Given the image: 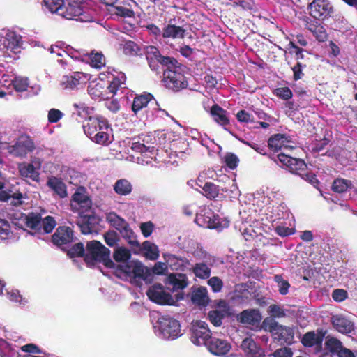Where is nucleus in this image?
Returning <instances> with one entry per match:
<instances>
[{
	"instance_id": "obj_53",
	"label": "nucleus",
	"mask_w": 357,
	"mask_h": 357,
	"mask_svg": "<svg viewBox=\"0 0 357 357\" xmlns=\"http://www.w3.org/2000/svg\"><path fill=\"white\" fill-rule=\"evenodd\" d=\"M275 281L278 283L280 294L282 295H286L289 291V288L290 287L289 282L284 280L282 275H275Z\"/></svg>"
},
{
	"instance_id": "obj_63",
	"label": "nucleus",
	"mask_w": 357,
	"mask_h": 357,
	"mask_svg": "<svg viewBox=\"0 0 357 357\" xmlns=\"http://www.w3.org/2000/svg\"><path fill=\"white\" fill-rule=\"evenodd\" d=\"M208 285L214 292H219L223 287L222 281L216 276L211 278L208 281Z\"/></svg>"
},
{
	"instance_id": "obj_44",
	"label": "nucleus",
	"mask_w": 357,
	"mask_h": 357,
	"mask_svg": "<svg viewBox=\"0 0 357 357\" xmlns=\"http://www.w3.org/2000/svg\"><path fill=\"white\" fill-rule=\"evenodd\" d=\"M196 277L201 279H207L211 275V268L204 263H197L192 268Z\"/></svg>"
},
{
	"instance_id": "obj_21",
	"label": "nucleus",
	"mask_w": 357,
	"mask_h": 357,
	"mask_svg": "<svg viewBox=\"0 0 357 357\" xmlns=\"http://www.w3.org/2000/svg\"><path fill=\"white\" fill-rule=\"evenodd\" d=\"M106 82L103 80H93L88 86V93L93 99L107 100Z\"/></svg>"
},
{
	"instance_id": "obj_14",
	"label": "nucleus",
	"mask_w": 357,
	"mask_h": 357,
	"mask_svg": "<svg viewBox=\"0 0 357 357\" xmlns=\"http://www.w3.org/2000/svg\"><path fill=\"white\" fill-rule=\"evenodd\" d=\"M241 324L258 327L262 319V315L257 309L244 310L237 316Z\"/></svg>"
},
{
	"instance_id": "obj_8",
	"label": "nucleus",
	"mask_w": 357,
	"mask_h": 357,
	"mask_svg": "<svg viewBox=\"0 0 357 357\" xmlns=\"http://www.w3.org/2000/svg\"><path fill=\"white\" fill-rule=\"evenodd\" d=\"M75 239L74 231L67 226H59L52 236L53 244L62 250H66V247L72 243Z\"/></svg>"
},
{
	"instance_id": "obj_5",
	"label": "nucleus",
	"mask_w": 357,
	"mask_h": 357,
	"mask_svg": "<svg viewBox=\"0 0 357 357\" xmlns=\"http://www.w3.org/2000/svg\"><path fill=\"white\" fill-rule=\"evenodd\" d=\"M212 337V333L205 321L200 320L192 322L190 328V340L195 345H206Z\"/></svg>"
},
{
	"instance_id": "obj_64",
	"label": "nucleus",
	"mask_w": 357,
	"mask_h": 357,
	"mask_svg": "<svg viewBox=\"0 0 357 357\" xmlns=\"http://www.w3.org/2000/svg\"><path fill=\"white\" fill-rule=\"evenodd\" d=\"M273 357H292L293 351L289 347H282L276 349L272 354Z\"/></svg>"
},
{
	"instance_id": "obj_16",
	"label": "nucleus",
	"mask_w": 357,
	"mask_h": 357,
	"mask_svg": "<svg viewBox=\"0 0 357 357\" xmlns=\"http://www.w3.org/2000/svg\"><path fill=\"white\" fill-rule=\"evenodd\" d=\"M331 8L327 0H314L310 4V13L314 18L319 19L328 15Z\"/></svg>"
},
{
	"instance_id": "obj_13",
	"label": "nucleus",
	"mask_w": 357,
	"mask_h": 357,
	"mask_svg": "<svg viewBox=\"0 0 357 357\" xmlns=\"http://www.w3.org/2000/svg\"><path fill=\"white\" fill-rule=\"evenodd\" d=\"M4 183L0 182V202H9L13 206H20L23 204V194L19 191H13L10 189L4 190Z\"/></svg>"
},
{
	"instance_id": "obj_42",
	"label": "nucleus",
	"mask_w": 357,
	"mask_h": 357,
	"mask_svg": "<svg viewBox=\"0 0 357 357\" xmlns=\"http://www.w3.org/2000/svg\"><path fill=\"white\" fill-rule=\"evenodd\" d=\"M230 314H227L225 312L214 310L208 312V319L213 326H220L222 323V319Z\"/></svg>"
},
{
	"instance_id": "obj_32",
	"label": "nucleus",
	"mask_w": 357,
	"mask_h": 357,
	"mask_svg": "<svg viewBox=\"0 0 357 357\" xmlns=\"http://www.w3.org/2000/svg\"><path fill=\"white\" fill-rule=\"evenodd\" d=\"M63 10H61L63 14H60L59 15L67 20H73L75 17H79L82 14V8L77 3H69L66 6H63Z\"/></svg>"
},
{
	"instance_id": "obj_38",
	"label": "nucleus",
	"mask_w": 357,
	"mask_h": 357,
	"mask_svg": "<svg viewBox=\"0 0 357 357\" xmlns=\"http://www.w3.org/2000/svg\"><path fill=\"white\" fill-rule=\"evenodd\" d=\"M72 201L76 202L82 208L90 209L91 208V201L89 197L80 190H77L72 196Z\"/></svg>"
},
{
	"instance_id": "obj_3",
	"label": "nucleus",
	"mask_w": 357,
	"mask_h": 357,
	"mask_svg": "<svg viewBox=\"0 0 357 357\" xmlns=\"http://www.w3.org/2000/svg\"><path fill=\"white\" fill-rule=\"evenodd\" d=\"M162 82L166 88L174 91H178L188 86L183 68L176 60L175 63H169L163 70Z\"/></svg>"
},
{
	"instance_id": "obj_31",
	"label": "nucleus",
	"mask_w": 357,
	"mask_h": 357,
	"mask_svg": "<svg viewBox=\"0 0 357 357\" xmlns=\"http://www.w3.org/2000/svg\"><path fill=\"white\" fill-rule=\"evenodd\" d=\"M306 28L313 33L319 41L324 42L326 40L328 37L325 28L317 22H307Z\"/></svg>"
},
{
	"instance_id": "obj_60",
	"label": "nucleus",
	"mask_w": 357,
	"mask_h": 357,
	"mask_svg": "<svg viewBox=\"0 0 357 357\" xmlns=\"http://www.w3.org/2000/svg\"><path fill=\"white\" fill-rule=\"evenodd\" d=\"M224 161L226 165L231 169H234L238 166L239 160L238 157L231 153H228L224 158Z\"/></svg>"
},
{
	"instance_id": "obj_26",
	"label": "nucleus",
	"mask_w": 357,
	"mask_h": 357,
	"mask_svg": "<svg viewBox=\"0 0 357 357\" xmlns=\"http://www.w3.org/2000/svg\"><path fill=\"white\" fill-rule=\"evenodd\" d=\"M19 172L22 177L29 178L33 181H40V173L32 163L21 164L19 166Z\"/></svg>"
},
{
	"instance_id": "obj_47",
	"label": "nucleus",
	"mask_w": 357,
	"mask_h": 357,
	"mask_svg": "<svg viewBox=\"0 0 357 357\" xmlns=\"http://www.w3.org/2000/svg\"><path fill=\"white\" fill-rule=\"evenodd\" d=\"M44 6L52 13L63 14V0H43Z\"/></svg>"
},
{
	"instance_id": "obj_57",
	"label": "nucleus",
	"mask_w": 357,
	"mask_h": 357,
	"mask_svg": "<svg viewBox=\"0 0 357 357\" xmlns=\"http://www.w3.org/2000/svg\"><path fill=\"white\" fill-rule=\"evenodd\" d=\"M268 313L271 317L275 318L284 317L286 313L284 310L278 305H271L268 308Z\"/></svg>"
},
{
	"instance_id": "obj_12",
	"label": "nucleus",
	"mask_w": 357,
	"mask_h": 357,
	"mask_svg": "<svg viewBox=\"0 0 357 357\" xmlns=\"http://www.w3.org/2000/svg\"><path fill=\"white\" fill-rule=\"evenodd\" d=\"M77 225L83 234H91L97 229L98 218L93 213L84 215L80 213L77 220Z\"/></svg>"
},
{
	"instance_id": "obj_10",
	"label": "nucleus",
	"mask_w": 357,
	"mask_h": 357,
	"mask_svg": "<svg viewBox=\"0 0 357 357\" xmlns=\"http://www.w3.org/2000/svg\"><path fill=\"white\" fill-rule=\"evenodd\" d=\"M87 76L82 72H75L70 75H63L60 81L65 89H79L86 82Z\"/></svg>"
},
{
	"instance_id": "obj_11",
	"label": "nucleus",
	"mask_w": 357,
	"mask_h": 357,
	"mask_svg": "<svg viewBox=\"0 0 357 357\" xmlns=\"http://www.w3.org/2000/svg\"><path fill=\"white\" fill-rule=\"evenodd\" d=\"M146 56L152 70H157L158 63L166 66L171 62H176L174 58L162 56L158 50L154 46L147 47Z\"/></svg>"
},
{
	"instance_id": "obj_37",
	"label": "nucleus",
	"mask_w": 357,
	"mask_h": 357,
	"mask_svg": "<svg viewBox=\"0 0 357 357\" xmlns=\"http://www.w3.org/2000/svg\"><path fill=\"white\" fill-rule=\"evenodd\" d=\"M290 135H272L268 140V146L274 151H279L289 142Z\"/></svg>"
},
{
	"instance_id": "obj_27",
	"label": "nucleus",
	"mask_w": 357,
	"mask_h": 357,
	"mask_svg": "<svg viewBox=\"0 0 357 357\" xmlns=\"http://www.w3.org/2000/svg\"><path fill=\"white\" fill-rule=\"evenodd\" d=\"M324 338V333L321 331L316 334L314 331L305 333L301 340L302 344L305 347H312L314 345L321 344Z\"/></svg>"
},
{
	"instance_id": "obj_58",
	"label": "nucleus",
	"mask_w": 357,
	"mask_h": 357,
	"mask_svg": "<svg viewBox=\"0 0 357 357\" xmlns=\"http://www.w3.org/2000/svg\"><path fill=\"white\" fill-rule=\"evenodd\" d=\"M112 12L114 15L123 17H132L134 15L132 10L120 6H114Z\"/></svg>"
},
{
	"instance_id": "obj_39",
	"label": "nucleus",
	"mask_w": 357,
	"mask_h": 357,
	"mask_svg": "<svg viewBox=\"0 0 357 357\" xmlns=\"http://www.w3.org/2000/svg\"><path fill=\"white\" fill-rule=\"evenodd\" d=\"M351 188L352 182L342 178H335L331 185L332 190L337 193H343Z\"/></svg>"
},
{
	"instance_id": "obj_9",
	"label": "nucleus",
	"mask_w": 357,
	"mask_h": 357,
	"mask_svg": "<svg viewBox=\"0 0 357 357\" xmlns=\"http://www.w3.org/2000/svg\"><path fill=\"white\" fill-rule=\"evenodd\" d=\"M147 296L153 302L160 305H174L175 301L169 293L164 290L161 284H155L146 292Z\"/></svg>"
},
{
	"instance_id": "obj_41",
	"label": "nucleus",
	"mask_w": 357,
	"mask_h": 357,
	"mask_svg": "<svg viewBox=\"0 0 357 357\" xmlns=\"http://www.w3.org/2000/svg\"><path fill=\"white\" fill-rule=\"evenodd\" d=\"M142 248L145 251L146 257L151 260H155L159 257V250L156 245L146 241L142 243Z\"/></svg>"
},
{
	"instance_id": "obj_43",
	"label": "nucleus",
	"mask_w": 357,
	"mask_h": 357,
	"mask_svg": "<svg viewBox=\"0 0 357 357\" xmlns=\"http://www.w3.org/2000/svg\"><path fill=\"white\" fill-rule=\"evenodd\" d=\"M211 114L214 120L220 124L225 125L228 122V119L226 116V111L217 105L211 107Z\"/></svg>"
},
{
	"instance_id": "obj_49",
	"label": "nucleus",
	"mask_w": 357,
	"mask_h": 357,
	"mask_svg": "<svg viewBox=\"0 0 357 357\" xmlns=\"http://www.w3.org/2000/svg\"><path fill=\"white\" fill-rule=\"evenodd\" d=\"M123 53L128 56H137L142 54L141 48L133 41H127L123 45Z\"/></svg>"
},
{
	"instance_id": "obj_24",
	"label": "nucleus",
	"mask_w": 357,
	"mask_h": 357,
	"mask_svg": "<svg viewBox=\"0 0 357 357\" xmlns=\"http://www.w3.org/2000/svg\"><path fill=\"white\" fill-rule=\"evenodd\" d=\"M132 271L133 273L131 278H139L146 282H151L153 280L151 269L144 266L139 261H136Z\"/></svg>"
},
{
	"instance_id": "obj_62",
	"label": "nucleus",
	"mask_w": 357,
	"mask_h": 357,
	"mask_svg": "<svg viewBox=\"0 0 357 357\" xmlns=\"http://www.w3.org/2000/svg\"><path fill=\"white\" fill-rule=\"evenodd\" d=\"M148 140H145L143 139V143L135 142L132 144V150L139 152L144 153L147 151H149L151 149H153L154 147L150 145H148Z\"/></svg>"
},
{
	"instance_id": "obj_40",
	"label": "nucleus",
	"mask_w": 357,
	"mask_h": 357,
	"mask_svg": "<svg viewBox=\"0 0 357 357\" xmlns=\"http://www.w3.org/2000/svg\"><path fill=\"white\" fill-rule=\"evenodd\" d=\"M135 263L136 261L128 260L121 264H118L116 267V271L126 278H132V269H134Z\"/></svg>"
},
{
	"instance_id": "obj_30",
	"label": "nucleus",
	"mask_w": 357,
	"mask_h": 357,
	"mask_svg": "<svg viewBox=\"0 0 357 357\" xmlns=\"http://www.w3.org/2000/svg\"><path fill=\"white\" fill-rule=\"evenodd\" d=\"M197 185L202 189V194L210 200L215 199L219 195V186L212 182H206L203 185L197 183Z\"/></svg>"
},
{
	"instance_id": "obj_18",
	"label": "nucleus",
	"mask_w": 357,
	"mask_h": 357,
	"mask_svg": "<svg viewBox=\"0 0 357 357\" xmlns=\"http://www.w3.org/2000/svg\"><path fill=\"white\" fill-rule=\"evenodd\" d=\"M241 349L248 357H264V351L259 347L253 339L246 337L241 345Z\"/></svg>"
},
{
	"instance_id": "obj_52",
	"label": "nucleus",
	"mask_w": 357,
	"mask_h": 357,
	"mask_svg": "<svg viewBox=\"0 0 357 357\" xmlns=\"http://www.w3.org/2000/svg\"><path fill=\"white\" fill-rule=\"evenodd\" d=\"M91 126H93L97 130L98 128L99 132L97 134H107V132L109 131V124L107 121L105 119H94L91 120Z\"/></svg>"
},
{
	"instance_id": "obj_33",
	"label": "nucleus",
	"mask_w": 357,
	"mask_h": 357,
	"mask_svg": "<svg viewBox=\"0 0 357 357\" xmlns=\"http://www.w3.org/2000/svg\"><path fill=\"white\" fill-rule=\"evenodd\" d=\"M114 190L117 195L126 196L131 193L132 185L127 179H119L114 185Z\"/></svg>"
},
{
	"instance_id": "obj_19",
	"label": "nucleus",
	"mask_w": 357,
	"mask_h": 357,
	"mask_svg": "<svg viewBox=\"0 0 357 357\" xmlns=\"http://www.w3.org/2000/svg\"><path fill=\"white\" fill-rule=\"evenodd\" d=\"M47 186L61 199L68 196L67 186L60 178L54 176L49 177L47 181Z\"/></svg>"
},
{
	"instance_id": "obj_25",
	"label": "nucleus",
	"mask_w": 357,
	"mask_h": 357,
	"mask_svg": "<svg viewBox=\"0 0 357 357\" xmlns=\"http://www.w3.org/2000/svg\"><path fill=\"white\" fill-rule=\"evenodd\" d=\"M164 257L167 264L173 270H182L183 267L190 265L189 260L185 257H177L173 254H165Z\"/></svg>"
},
{
	"instance_id": "obj_23",
	"label": "nucleus",
	"mask_w": 357,
	"mask_h": 357,
	"mask_svg": "<svg viewBox=\"0 0 357 357\" xmlns=\"http://www.w3.org/2000/svg\"><path fill=\"white\" fill-rule=\"evenodd\" d=\"M18 215H21V220L25 222V226L31 229L36 231H40L41 229V215L39 213L33 212L29 213L26 215L20 213Z\"/></svg>"
},
{
	"instance_id": "obj_36",
	"label": "nucleus",
	"mask_w": 357,
	"mask_h": 357,
	"mask_svg": "<svg viewBox=\"0 0 357 357\" xmlns=\"http://www.w3.org/2000/svg\"><path fill=\"white\" fill-rule=\"evenodd\" d=\"M91 66L96 68H101L105 65V57L100 52L92 51L89 54H83Z\"/></svg>"
},
{
	"instance_id": "obj_15",
	"label": "nucleus",
	"mask_w": 357,
	"mask_h": 357,
	"mask_svg": "<svg viewBox=\"0 0 357 357\" xmlns=\"http://www.w3.org/2000/svg\"><path fill=\"white\" fill-rule=\"evenodd\" d=\"M206 347L208 351L215 356H224L231 349V344L225 340L211 337Z\"/></svg>"
},
{
	"instance_id": "obj_54",
	"label": "nucleus",
	"mask_w": 357,
	"mask_h": 357,
	"mask_svg": "<svg viewBox=\"0 0 357 357\" xmlns=\"http://www.w3.org/2000/svg\"><path fill=\"white\" fill-rule=\"evenodd\" d=\"M15 89L17 91H25L29 86L28 78L17 77L13 80Z\"/></svg>"
},
{
	"instance_id": "obj_46",
	"label": "nucleus",
	"mask_w": 357,
	"mask_h": 357,
	"mask_svg": "<svg viewBox=\"0 0 357 357\" xmlns=\"http://www.w3.org/2000/svg\"><path fill=\"white\" fill-rule=\"evenodd\" d=\"M107 219L109 224L119 232L128 225L123 218L116 213L110 214Z\"/></svg>"
},
{
	"instance_id": "obj_34",
	"label": "nucleus",
	"mask_w": 357,
	"mask_h": 357,
	"mask_svg": "<svg viewBox=\"0 0 357 357\" xmlns=\"http://www.w3.org/2000/svg\"><path fill=\"white\" fill-rule=\"evenodd\" d=\"M122 237L127 241L132 248H139L140 244L137 239V235L130 228L129 224L119 232Z\"/></svg>"
},
{
	"instance_id": "obj_48",
	"label": "nucleus",
	"mask_w": 357,
	"mask_h": 357,
	"mask_svg": "<svg viewBox=\"0 0 357 357\" xmlns=\"http://www.w3.org/2000/svg\"><path fill=\"white\" fill-rule=\"evenodd\" d=\"M113 257L117 262H126L131 257L130 251L125 248L120 247L114 252Z\"/></svg>"
},
{
	"instance_id": "obj_4",
	"label": "nucleus",
	"mask_w": 357,
	"mask_h": 357,
	"mask_svg": "<svg viewBox=\"0 0 357 357\" xmlns=\"http://www.w3.org/2000/svg\"><path fill=\"white\" fill-rule=\"evenodd\" d=\"M154 327L167 340H174L181 335L179 321L169 316L159 317Z\"/></svg>"
},
{
	"instance_id": "obj_29",
	"label": "nucleus",
	"mask_w": 357,
	"mask_h": 357,
	"mask_svg": "<svg viewBox=\"0 0 357 357\" xmlns=\"http://www.w3.org/2000/svg\"><path fill=\"white\" fill-rule=\"evenodd\" d=\"M155 103V101L153 100V96L150 93L142 95L134 99L132 109L135 114H137V112L147 107L149 104L154 105Z\"/></svg>"
},
{
	"instance_id": "obj_35",
	"label": "nucleus",
	"mask_w": 357,
	"mask_h": 357,
	"mask_svg": "<svg viewBox=\"0 0 357 357\" xmlns=\"http://www.w3.org/2000/svg\"><path fill=\"white\" fill-rule=\"evenodd\" d=\"M192 301L197 305L206 306L209 301L206 289L205 287H199L194 291L192 295Z\"/></svg>"
},
{
	"instance_id": "obj_55",
	"label": "nucleus",
	"mask_w": 357,
	"mask_h": 357,
	"mask_svg": "<svg viewBox=\"0 0 357 357\" xmlns=\"http://www.w3.org/2000/svg\"><path fill=\"white\" fill-rule=\"evenodd\" d=\"M326 347L331 353L337 354L343 346L339 340L331 337L326 342Z\"/></svg>"
},
{
	"instance_id": "obj_28",
	"label": "nucleus",
	"mask_w": 357,
	"mask_h": 357,
	"mask_svg": "<svg viewBox=\"0 0 357 357\" xmlns=\"http://www.w3.org/2000/svg\"><path fill=\"white\" fill-rule=\"evenodd\" d=\"M6 40L8 51H10L13 53L20 52V48L22 44L21 36L13 31H8L6 33Z\"/></svg>"
},
{
	"instance_id": "obj_50",
	"label": "nucleus",
	"mask_w": 357,
	"mask_h": 357,
	"mask_svg": "<svg viewBox=\"0 0 357 357\" xmlns=\"http://www.w3.org/2000/svg\"><path fill=\"white\" fill-rule=\"evenodd\" d=\"M122 84L123 83L121 82L119 78H113L112 81L109 83L106 82L105 92L107 96V99L112 97L116 93Z\"/></svg>"
},
{
	"instance_id": "obj_1",
	"label": "nucleus",
	"mask_w": 357,
	"mask_h": 357,
	"mask_svg": "<svg viewBox=\"0 0 357 357\" xmlns=\"http://www.w3.org/2000/svg\"><path fill=\"white\" fill-rule=\"evenodd\" d=\"M277 158L282 165L288 169L290 172L300 176L312 186L318 188L319 181L315 174L307 170V164L303 160L293 158L284 153L278 154Z\"/></svg>"
},
{
	"instance_id": "obj_20",
	"label": "nucleus",
	"mask_w": 357,
	"mask_h": 357,
	"mask_svg": "<svg viewBox=\"0 0 357 357\" xmlns=\"http://www.w3.org/2000/svg\"><path fill=\"white\" fill-rule=\"evenodd\" d=\"M331 321L334 328L343 334L350 333L354 330V324L342 315L333 316Z\"/></svg>"
},
{
	"instance_id": "obj_6",
	"label": "nucleus",
	"mask_w": 357,
	"mask_h": 357,
	"mask_svg": "<svg viewBox=\"0 0 357 357\" xmlns=\"http://www.w3.org/2000/svg\"><path fill=\"white\" fill-rule=\"evenodd\" d=\"M8 152L15 157H24L32 152L35 145L29 135H20L13 145H7Z\"/></svg>"
},
{
	"instance_id": "obj_7",
	"label": "nucleus",
	"mask_w": 357,
	"mask_h": 357,
	"mask_svg": "<svg viewBox=\"0 0 357 357\" xmlns=\"http://www.w3.org/2000/svg\"><path fill=\"white\" fill-rule=\"evenodd\" d=\"M270 332L281 344L291 345L294 342V330L293 328L280 325L274 322L270 325Z\"/></svg>"
},
{
	"instance_id": "obj_22",
	"label": "nucleus",
	"mask_w": 357,
	"mask_h": 357,
	"mask_svg": "<svg viewBox=\"0 0 357 357\" xmlns=\"http://www.w3.org/2000/svg\"><path fill=\"white\" fill-rule=\"evenodd\" d=\"M172 20H170L169 23L163 28L162 36L164 38H183L186 30L182 26L172 24Z\"/></svg>"
},
{
	"instance_id": "obj_51",
	"label": "nucleus",
	"mask_w": 357,
	"mask_h": 357,
	"mask_svg": "<svg viewBox=\"0 0 357 357\" xmlns=\"http://www.w3.org/2000/svg\"><path fill=\"white\" fill-rule=\"evenodd\" d=\"M56 225V220L52 216L47 215L44 219H41V229L45 234L51 233Z\"/></svg>"
},
{
	"instance_id": "obj_61",
	"label": "nucleus",
	"mask_w": 357,
	"mask_h": 357,
	"mask_svg": "<svg viewBox=\"0 0 357 357\" xmlns=\"http://www.w3.org/2000/svg\"><path fill=\"white\" fill-rule=\"evenodd\" d=\"M154 224L151 221L142 222L140 224L139 228L142 234L145 238L149 237L153 231Z\"/></svg>"
},
{
	"instance_id": "obj_59",
	"label": "nucleus",
	"mask_w": 357,
	"mask_h": 357,
	"mask_svg": "<svg viewBox=\"0 0 357 357\" xmlns=\"http://www.w3.org/2000/svg\"><path fill=\"white\" fill-rule=\"evenodd\" d=\"M91 141L100 145H108L114 140V135H90Z\"/></svg>"
},
{
	"instance_id": "obj_17",
	"label": "nucleus",
	"mask_w": 357,
	"mask_h": 357,
	"mask_svg": "<svg viewBox=\"0 0 357 357\" xmlns=\"http://www.w3.org/2000/svg\"><path fill=\"white\" fill-rule=\"evenodd\" d=\"M165 283L166 285L171 286L172 291H177L185 289L188 284V280L185 274L170 273L166 278Z\"/></svg>"
},
{
	"instance_id": "obj_56",
	"label": "nucleus",
	"mask_w": 357,
	"mask_h": 357,
	"mask_svg": "<svg viewBox=\"0 0 357 357\" xmlns=\"http://www.w3.org/2000/svg\"><path fill=\"white\" fill-rule=\"evenodd\" d=\"M104 240L107 245L109 247H114L116 245L119 240L118 234L113 230H109L105 233Z\"/></svg>"
},
{
	"instance_id": "obj_45",
	"label": "nucleus",
	"mask_w": 357,
	"mask_h": 357,
	"mask_svg": "<svg viewBox=\"0 0 357 357\" xmlns=\"http://www.w3.org/2000/svg\"><path fill=\"white\" fill-rule=\"evenodd\" d=\"M68 257L70 258L75 257H84L85 255V250L84 247V244L81 242L75 243L69 249H66V250Z\"/></svg>"
},
{
	"instance_id": "obj_2",
	"label": "nucleus",
	"mask_w": 357,
	"mask_h": 357,
	"mask_svg": "<svg viewBox=\"0 0 357 357\" xmlns=\"http://www.w3.org/2000/svg\"><path fill=\"white\" fill-rule=\"evenodd\" d=\"M110 253V250L100 241H89L86 244L84 261L88 265H93L95 262L102 263L107 268H114L115 264L111 259Z\"/></svg>"
}]
</instances>
